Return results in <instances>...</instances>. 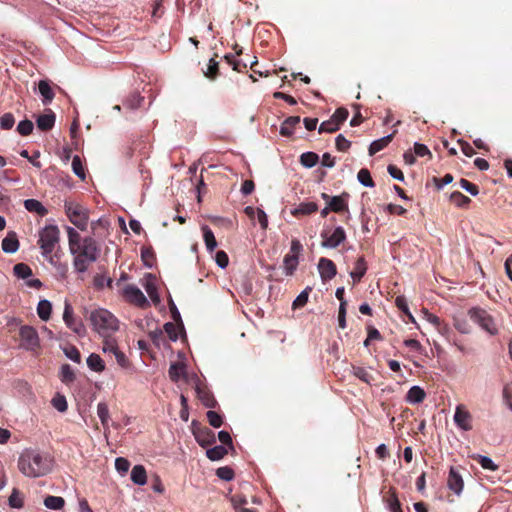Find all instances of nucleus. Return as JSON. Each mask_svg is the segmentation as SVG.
I'll list each match as a JSON object with an SVG mask.
<instances>
[{
    "label": "nucleus",
    "instance_id": "774afa93",
    "mask_svg": "<svg viewBox=\"0 0 512 512\" xmlns=\"http://www.w3.org/2000/svg\"><path fill=\"white\" fill-rule=\"evenodd\" d=\"M335 145L339 151H346L350 148L351 142L347 140L342 134H339L335 139Z\"/></svg>",
    "mask_w": 512,
    "mask_h": 512
},
{
    "label": "nucleus",
    "instance_id": "ea45409f",
    "mask_svg": "<svg viewBox=\"0 0 512 512\" xmlns=\"http://www.w3.org/2000/svg\"><path fill=\"white\" fill-rule=\"evenodd\" d=\"M52 406L59 412L64 413L68 409L67 400L64 395L57 393L51 400Z\"/></svg>",
    "mask_w": 512,
    "mask_h": 512
},
{
    "label": "nucleus",
    "instance_id": "c9c22d12",
    "mask_svg": "<svg viewBox=\"0 0 512 512\" xmlns=\"http://www.w3.org/2000/svg\"><path fill=\"white\" fill-rule=\"evenodd\" d=\"M318 161L319 156L314 152H305L300 156V163L306 168L314 167Z\"/></svg>",
    "mask_w": 512,
    "mask_h": 512
},
{
    "label": "nucleus",
    "instance_id": "aec40b11",
    "mask_svg": "<svg viewBox=\"0 0 512 512\" xmlns=\"http://www.w3.org/2000/svg\"><path fill=\"white\" fill-rule=\"evenodd\" d=\"M348 194L344 193L339 196H332L328 205L331 211L339 213L348 209L347 205Z\"/></svg>",
    "mask_w": 512,
    "mask_h": 512
},
{
    "label": "nucleus",
    "instance_id": "423d86ee",
    "mask_svg": "<svg viewBox=\"0 0 512 512\" xmlns=\"http://www.w3.org/2000/svg\"><path fill=\"white\" fill-rule=\"evenodd\" d=\"M65 212L69 220L80 230L87 229L89 213L88 210L79 203L65 202Z\"/></svg>",
    "mask_w": 512,
    "mask_h": 512
},
{
    "label": "nucleus",
    "instance_id": "393cba45",
    "mask_svg": "<svg viewBox=\"0 0 512 512\" xmlns=\"http://www.w3.org/2000/svg\"><path fill=\"white\" fill-rule=\"evenodd\" d=\"M39 93L42 96V102L47 105L52 102L54 98V92L46 80H40L38 84Z\"/></svg>",
    "mask_w": 512,
    "mask_h": 512
},
{
    "label": "nucleus",
    "instance_id": "7c9ffc66",
    "mask_svg": "<svg viewBox=\"0 0 512 512\" xmlns=\"http://www.w3.org/2000/svg\"><path fill=\"white\" fill-rule=\"evenodd\" d=\"M44 505L50 510H61L65 505V500L60 496L49 495L44 499Z\"/></svg>",
    "mask_w": 512,
    "mask_h": 512
},
{
    "label": "nucleus",
    "instance_id": "dca6fc26",
    "mask_svg": "<svg viewBox=\"0 0 512 512\" xmlns=\"http://www.w3.org/2000/svg\"><path fill=\"white\" fill-rule=\"evenodd\" d=\"M1 247L3 252L13 254L19 249V241L15 232H9L2 240Z\"/></svg>",
    "mask_w": 512,
    "mask_h": 512
},
{
    "label": "nucleus",
    "instance_id": "b1692460",
    "mask_svg": "<svg viewBox=\"0 0 512 512\" xmlns=\"http://www.w3.org/2000/svg\"><path fill=\"white\" fill-rule=\"evenodd\" d=\"M24 207L27 211L36 213L39 216H45L48 213L46 207L36 199H26L24 201Z\"/></svg>",
    "mask_w": 512,
    "mask_h": 512
},
{
    "label": "nucleus",
    "instance_id": "e433bc0d",
    "mask_svg": "<svg viewBox=\"0 0 512 512\" xmlns=\"http://www.w3.org/2000/svg\"><path fill=\"white\" fill-rule=\"evenodd\" d=\"M286 275H292L298 266V257L287 254L283 260Z\"/></svg>",
    "mask_w": 512,
    "mask_h": 512
},
{
    "label": "nucleus",
    "instance_id": "20e7f679",
    "mask_svg": "<svg viewBox=\"0 0 512 512\" xmlns=\"http://www.w3.org/2000/svg\"><path fill=\"white\" fill-rule=\"evenodd\" d=\"M60 240V231L56 225H46L39 232L38 244L42 250V255L54 264L52 253Z\"/></svg>",
    "mask_w": 512,
    "mask_h": 512
},
{
    "label": "nucleus",
    "instance_id": "2eb2a0df",
    "mask_svg": "<svg viewBox=\"0 0 512 512\" xmlns=\"http://www.w3.org/2000/svg\"><path fill=\"white\" fill-rule=\"evenodd\" d=\"M143 280H144L143 286H144L148 296L150 297L151 301L155 304H158L160 302V297H159V294L157 291L155 277L152 274L148 273V274H145Z\"/></svg>",
    "mask_w": 512,
    "mask_h": 512
},
{
    "label": "nucleus",
    "instance_id": "3c124183",
    "mask_svg": "<svg viewBox=\"0 0 512 512\" xmlns=\"http://www.w3.org/2000/svg\"><path fill=\"white\" fill-rule=\"evenodd\" d=\"M118 350L117 343L114 339H111L110 336L104 338L102 347L104 353H112L114 355Z\"/></svg>",
    "mask_w": 512,
    "mask_h": 512
},
{
    "label": "nucleus",
    "instance_id": "cd10ccee",
    "mask_svg": "<svg viewBox=\"0 0 512 512\" xmlns=\"http://www.w3.org/2000/svg\"><path fill=\"white\" fill-rule=\"evenodd\" d=\"M59 378L65 385H70L75 381V373L69 364H63L60 368Z\"/></svg>",
    "mask_w": 512,
    "mask_h": 512
},
{
    "label": "nucleus",
    "instance_id": "4c0bfd02",
    "mask_svg": "<svg viewBox=\"0 0 512 512\" xmlns=\"http://www.w3.org/2000/svg\"><path fill=\"white\" fill-rule=\"evenodd\" d=\"M144 101V98L140 96L139 94L135 93L129 96L125 102L124 107L128 108L130 110H136L139 107H141L142 103Z\"/></svg>",
    "mask_w": 512,
    "mask_h": 512
},
{
    "label": "nucleus",
    "instance_id": "052dcab7",
    "mask_svg": "<svg viewBox=\"0 0 512 512\" xmlns=\"http://www.w3.org/2000/svg\"><path fill=\"white\" fill-rule=\"evenodd\" d=\"M348 115L349 113L347 109L338 108L331 116V119L334 120V122L338 124V126L340 127L341 123H343L347 119Z\"/></svg>",
    "mask_w": 512,
    "mask_h": 512
},
{
    "label": "nucleus",
    "instance_id": "9d476101",
    "mask_svg": "<svg viewBox=\"0 0 512 512\" xmlns=\"http://www.w3.org/2000/svg\"><path fill=\"white\" fill-rule=\"evenodd\" d=\"M122 296L126 301L139 307L149 306V302L143 292L135 285H126L121 290Z\"/></svg>",
    "mask_w": 512,
    "mask_h": 512
},
{
    "label": "nucleus",
    "instance_id": "6ab92c4d",
    "mask_svg": "<svg viewBox=\"0 0 512 512\" xmlns=\"http://www.w3.org/2000/svg\"><path fill=\"white\" fill-rule=\"evenodd\" d=\"M367 271V263L363 256L359 257L355 262L354 269L349 273L354 283L359 282Z\"/></svg>",
    "mask_w": 512,
    "mask_h": 512
},
{
    "label": "nucleus",
    "instance_id": "f257e3e1",
    "mask_svg": "<svg viewBox=\"0 0 512 512\" xmlns=\"http://www.w3.org/2000/svg\"><path fill=\"white\" fill-rule=\"evenodd\" d=\"M17 466L25 477L38 478L52 471L53 460L47 453L25 449L19 455Z\"/></svg>",
    "mask_w": 512,
    "mask_h": 512
},
{
    "label": "nucleus",
    "instance_id": "49530a36",
    "mask_svg": "<svg viewBox=\"0 0 512 512\" xmlns=\"http://www.w3.org/2000/svg\"><path fill=\"white\" fill-rule=\"evenodd\" d=\"M309 291H311V288L307 287L296 297V299L293 301V308L296 309L303 307L307 303Z\"/></svg>",
    "mask_w": 512,
    "mask_h": 512
},
{
    "label": "nucleus",
    "instance_id": "8fccbe9b",
    "mask_svg": "<svg viewBox=\"0 0 512 512\" xmlns=\"http://www.w3.org/2000/svg\"><path fill=\"white\" fill-rule=\"evenodd\" d=\"M218 74V62L211 58L208 62L204 75L209 79H215Z\"/></svg>",
    "mask_w": 512,
    "mask_h": 512
},
{
    "label": "nucleus",
    "instance_id": "72a5a7b5",
    "mask_svg": "<svg viewBox=\"0 0 512 512\" xmlns=\"http://www.w3.org/2000/svg\"><path fill=\"white\" fill-rule=\"evenodd\" d=\"M226 453H227V449L222 445H218V446H214L210 449H207L206 456L211 461H218V460L222 459L226 455Z\"/></svg>",
    "mask_w": 512,
    "mask_h": 512
},
{
    "label": "nucleus",
    "instance_id": "a19ab883",
    "mask_svg": "<svg viewBox=\"0 0 512 512\" xmlns=\"http://www.w3.org/2000/svg\"><path fill=\"white\" fill-rule=\"evenodd\" d=\"M450 200L457 206V207H466L470 202V198L465 196L459 191H454L450 194Z\"/></svg>",
    "mask_w": 512,
    "mask_h": 512
},
{
    "label": "nucleus",
    "instance_id": "09e8293b",
    "mask_svg": "<svg viewBox=\"0 0 512 512\" xmlns=\"http://www.w3.org/2000/svg\"><path fill=\"white\" fill-rule=\"evenodd\" d=\"M33 123L30 120H22L17 125V131L23 136L29 135L33 131Z\"/></svg>",
    "mask_w": 512,
    "mask_h": 512
},
{
    "label": "nucleus",
    "instance_id": "c756f323",
    "mask_svg": "<svg viewBox=\"0 0 512 512\" xmlns=\"http://www.w3.org/2000/svg\"><path fill=\"white\" fill-rule=\"evenodd\" d=\"M86 362L88 367L95 372H102L105 369L104 361L98 354H90Z\"/></svg>",
    "mask_w": 512,
    "mask_h": 512
},
{
    "label": "nucleus",
    "instance_id": "79ce46f5",
    "mask_svg": "<svg viewBox=\"0 0 512 512\" xmlns=\"http://www.w3.org/2000/svg\"><path fill=\"white\" fill-rule=\"evenodd\" d=\"M357 179L359 183L365 187L372 188L375 185L369 170L366 168H363L358 172Z\"/></svg>",
    "mask_w": 512,
    "mask_h": 512
},
{
    "label": "nucleus",
    "instance_id": "13d9d810",
    "mask_svg": "<svg viewBox=\"0 0 512 512\" xmlns=\"http://www.w3.org/2000/svg\"><path fill=\"white\" fill-rule=\"evenodd\" d=\"M15 123V118L12 113H5L0 117V127L2 129L8 130L13 127Z\"/></svg>",
    "mask_w": 512,
    "mask_h": 512
},
{
    "label": "nucleus",
    "instance_id": "0eeeda50",
    "mask_svg": "<svg viewBox=\"0 0 512 512\" xmlns=\"http://www.w3.org/2000/svg\"><path fill=\"white\" fill-rule=\"evenodd\" d=\"M63 321L66 326L71 329L80 337H84L86 334V328L81 320H77L74 317V312L71 304L68 301L64 303Z\"/></svg>",
    "mask_w": 512,
    "mask_h": 512
},
{
    "label": "nucleus",
    "instance_id": "7ed1b4c3",
    "mask_svg": "<svg viewBox=\"0 0 512 512\" xmlns=\"http://www.w3.org/2000/svg\"><path fill=\"white\" fill-rule=\"evenodd\" d=\"M93 329L103 338L109 337L119 329V321L107 309L98 308L89 315Z\"/></svg>",
    "mask_w": 512,
    "mask_h": 512
},
{
    "label": "nucleus",
    "instance_id": "2f4dec72",
    "mask_svg": "<svg viewBox=\"0 0 512 512\" xmlns=\"http://www.w3.org/2000/svg\"><path fill=\"white\" fill-rule=\"evenodd\" d=\"M202 230L206 248L209 252H213L217 247V241L215 239L214 233L208 226H203Z\"/></svg>",
    "mask_w": 512,
    "mask_h": 512
},
{
    "label": "nucleus",
    "instance_id": "f8f14e48",
    "mask_svg": "<svg viewBox=\"0 0 512 512\" xmlns=\"http://www.w3.org/2000/svg\"><path fill=\"white\" fill-rule=\"evenodd\" d=\"M454 422L456 426L463 431H469L472 429V415L461 405L456 407Z\"/></svg>",
    "mask_w": 512,
    "mask_h": 512
},
{
    "label": "nucleus",
    "instance_id": "f3484780",
    "mask_svg": "<svg viewBox=\"0 0 512 512\" xmlns=\"http://www.w3.org/2000/svg\"><path fill=\"white\" fill-rule=\"evenodd\" d=\"M55 114L51 110H48L47 113L38 116L36 119V124L38 129L42 131L51 130L55 124Z\"/></svg>",
    "mask_w": 512,
    "mask_h": 512
},
{
    "label": "nucleus",
    "instance_id": "1a4fd4ad",
    "mask_svg": "<svg viewBox=\"0 0 512 512\" xmlns=\"http://www.w3.org/2000/svg\"><path fill=\"white\" fill-rule=\"evenodd\" d=\"M321 246L323 248L334 249L337 248L346 240V233L343 227H336L329 235L325 230L321 232Z\"/></svg>",
    "mask_w": 512,
    "mask_h": 512
},
{
    "label": "nucleus",
    "instance_id": "69168bd1",
    "mask_svg": "<svg viewBox=\"0 0 512 512\" xmlns=\"http://www.w3.org/2000/svg\"><path fill=\"white\" fill-rule=\"evenodd\" d=\"M129 467H130V462L126 458L118 457L115 459V469L120 474H122V475L125 474L129 470Z\"/></svg>",
    "mask_w": 512,
    "mask_h": 512
},
{
    "label": "nucleus",
    "instance_id": "de8ad7c7",
    "mask_svg": "<svg viewBox=\"0 0 512 512\" xmlns=\"http://www.w3.org/2000/svg\"><path fill=\"white\" fill-rule=\"evenodd\" d=\"M386 506L390 512H403L400 502L394 493L386 499Z\"/></svg>",
    "mask_w": 512,
    "mask_h": 512
},
{
    "label": "nucleus",
    "instance_id": "c03bdc74",
    "mask_svg": "<svg viewBox=\"0 0 512 512\" xmlns=\"http://www.w3.org/2000/svg\"><path fill=\"white\" fill-rule=\"evenodd\" d=\"M503 404L512 412V387L510 383H506L502 389Z\"/></svg>",
    "mask_w": 512,
    "mask_h": 512
},
{
    "label": "nucleus",
    "instance_id": "e2e57ef3",
    "mask_svg": "<svg viewBox=\"0 0 512 512\" xmlns=\"http://www.w3.org/2000/svg\"><path fill=\"white\" fill-rule=\"evenodd\" d=\"M207 419L209 424L214 428H219L223 423L222 417L215 411H208Z\"/></svg>",
    "mask_w": 512,
    "mask_h": 512
},
{
    "label": "nucleus",
    "instance_id": "4be33fe9",
    "mask_svg": "<svg viewBox=\"0 0 512 512\" xmlns=\"http://www.w3.org/2000/svg\"><path fill=\"white\" fill-rule=\"evenodd\" d=\"M395 133L396 130H394V132L389 135H386L380 139L373 141L369 146V155L372 156L377 152L381 151L382 149H384L392 141Z\"/></svg>",
    "mask_w": 512,
    "mask_h": 512
},
{
    "label": "nucleus",
    "instance_id": "f03ea898",
    "mask_svg": "<svg viewBox=\"0 0 512 512\" xmlns=\"http://www.w3.org/2000/svg\"><path fill=\"white\" fill-rule=\"evenodd\" d=\"M73 256V267L78 274L85 273L89 266L96 262L100 255V248L92 237H85L82 246L70 251Z\"/></svg>",
    "mask_w": 512,
    "mask_h": 512
},
{
    "label": "nucleus",
    "instance_id": "5fc2aeb1",
    "mask_svg": "<svg viewBox=\"0 0 512 512\" xmlns=\"http://www.w3.org/2000/svg\"><path fill=\"white\" fill-rule=\"evenodd\" d=\"M459 185L462 189H464L465 191H467L469 194H471L472 196H477L479 194V188L478 186H476L475 184L469 182L468 180L462 178L460 181H459Z\"/></svg>",
    "mask_w": 512,
    "mask_h": 512
},
{
    "label": "nucleus",
    "instance_id": "f704fd0d",
    "mask_svg": "<svg viewBox=\"0 0 512 512\" xmlns=\"http://www.w3.org/2000/svg\"><path fill=\"white\" fill-rule=\"evenodd\" d=\"M97 415L104 427V429H108V421H109V409L106 403L99 402L97 404Z\"/></svg>",
    "mask_w": 512,
    "mask_h": 512
},
{
    "label": "nucleus",
    "instance_id": "473e14b6",
    "mask_svg": "<svg viewBox=\"0 0 512 512\" xmlns=\"http://www.w3.org/2000/svg\"><path fill=\"white\" fill-rule=\"evenodd\" d=\"M185 373V365L179 362L172 363L169 367L168 374L172 381L177 382Z\"/></svg>",
    "mask_w": 512,
    "mask_h": 512
},
{
    "label": "nucleus",
    "instance_id": "37998d69",
    "mask_svg": "<svg viewBox=\"0 0 512 512\" xmlns=\"http://www.w3.org/2000/svg\"><path fill=\"white\" fill-rule=\"evenodd\" d=\"M93 284L96 289L101 290L105 286L111 288L113 280L110 277H106L105 275L97 274L94 276Z\"/></svg>",
    "mask_w": 512,
    "mask_h": 512
},
{
    "label": "nucleus",
    "instance_id": "0e129e2a",
    "mask_svg": "<svg viewBox=\"0 0 512 512\" xmlns=\"http://www.w3.org/2000/svg\"><path fill=\"white\" fill-rule=\"evenodd\" d=\"M339 128L340 127L338 126V124H336L334 122V120H332L330 118L329 120L321 123V125L319 127V132L320 133H322V132L332 133V132L337 131Z\"/></svg>",
    "mask_w": 512,
    "mask_h": 512
},
{
    "label": "nucleus",
    "instance_id": "4468645a",
    "mask_svg": "<svg viewBox=\"0 0 512 512\" xmlns=\"http://www.w3.org/2000/svg\"><path fill=\"white\" fill-rule=\"evenodd\" d=\"M448 488L453 491L456 495L462 493L464 482L459 470L456 467H451L447 479Z\"/></svg>",
    "mask_w": 512,
    "mask_h": 512
},
{
    "label": "nucleus",
    "instance_id": "a211bd4d",
    "mask_svg": "<svg viewBox=\"0 0 512 512\" xmlns=\"http://www.w3.org/2000/svg\"><path fill=\"white\" fill-rule=\"evenodd\" d=\"M194 436L197 443L202 447H207L215 441V434L212 430L205 428L199 431H194Z\"/></svg>",
    "mask_w": 512,
    "mask_h": 512
},
{
    "label": "nucleus",
    "instance_id": "a18cd8bd",
    "mask_svg": "<svg viewBox=\"0 0 512 512\" xmlns=\"http://www.w3.org/2000/svg\"><path fill=\"white\" fill-rule=\"evenodd\" d=\"M352 369L355 377L367 384H371L373 377L365 368L353 366Z\"/></svg>",
    "mask_w": 512,
    "mask_h": 512
},
{
    "label": "nucleus",
    "instance_id": "680f3d73",
    "mask_svg": "<svg viewBox=\"0 0 512 512\" xmlns=\"http://www.w3.org/2000/svg\"><path fill=\"white\" fill-rule=\"evenodd\" d=\"M178 329L179 328L172 322H167L164 325V331L173 342L178 340Z\"/></svg>",
    "mask_w": 512,
    "mask_h": 512
},
{
    "label": "nucleus",
    "instance_id": "4d7b16f0",
    "mask_svg": "<svg viewBox=\"0 0 512 512\" xmlns=\"http://www.w3.org/2000/svg\"><path fill=\"white\" fill-rule=\"evenodd\" d=\"M72 169L75 175H77L79 178L84 179L85 178V172L84 168L82 166V162L79 156H74L72 159Z\"/></svg>",
    "mask_w": 512,
    "mask_h": 512
},
{
    "label": "nucleus",
    "instance_id": "864d4df0",
    "mask_svg": "<svg viewBox=\"0 0 512 512\" xmlns=\"http://www.w3.org/2000/svg\"><path fill=\"white\" fill-rule=\"evenodd\" d=\"M216 475L224 481H231L234 478V471L228 467H220L216 470Z\"/></svg>",
    "mask_w": 512,
    "mask_h": 512
},
{
    "label": "nucleus",
    "instance_id": "39448f33",
    "mask_svg": "<svg viewBox=\"0 0 512 512\" xmlns=\"http://www.w3.org/2000/svg\"><path fill=\"white\" fill-rule=\"evenodd\" d=\"M470 319L489 335L498 334V328L492 315L486 310L473 307L468 311Z\"/></svg>",
    "mask_w": 512,
    "mask_h": 512
},
{
    "label": "nucleus",
    "instance_id": "58836bf2",
    "mask_svg": "<svg viewBox=\"0 0 512 512\" xmlns=\"http://www.w3.org/2000/svg\"><path fill=\"white\" fill-rule=\"evenodd\" d=\"M9 506L12 508L20 509L23 507L24 501L20 491L16 488L12 490L11 495L8 499Z\"/></svg>",
    "mask_w": 512,
    "mask_h": 512
},
{
    "label": "nucleus",
    "instance_id": "6e6552de",
    "mask_svg": "<svg viewBox=\"0 0 512 512\" xmlns=\"http://www.w3.org/2000/svg\"><path fill=\"white\" fill-rule=\"evenodd\" d=\"M22 347L26 350L34 351L40 345V340L36 329L29 325H23L19 329Z\"/></svg>",
    "mask_w": 512,
    "mask_h": 512
},
{
    "label": "nucleus",
    "instance_id": "bf43d9fd",
    "mask_svg": "<svg viewBox=\"0 0 512 512\" xmlns=\"http://www.w3.org/2000/svg\"><path fill=\"white\" fill-rule=\"evenodd\" d=\"M84 238H81L80 234L76 231L68 238L69 251L82 246Z\"/></svg>",
    "mask_w": 512,
    "mask_h": 512
},
{
    "label": "nucleus",
    "instance_id": "bb28decb",
    "mask_svg": "<svg viewBox=\"0 0 512 512\" xmlns=\"http://www.w3.org/2000/svg\"><path fill=\"white\" fill-rule=\"evenodd\" d=\"M318 210V205L315 202H302L296 208L291 210V214L297 215H310Z\"/></svg>",
    "mask_w": 512,
    "mask_h": 512
},
{
    "label": "nucleus",
    "instance_id": "338daca9",
    "mask_svg": "<svg viewBox=\"0 0 512 512\" xmlns=\"http://www.w3.org/2000/svg\"><path fill=\"white\" fill-rule=\"evenodd\" d=\"M196 392L206 407H213L214 400L210 397L208 392L202 390L199 386L196 387Z\"/></svg>",
    "mask_w": 512,
    "mask_h": 512
},
{
    "label": "nucleus",
    "instance_id": "ddd939ff",
    "mask_svg": "<svg viewBox=\"0 0 512 512\" xmlns=\"http://www.w3.org/2000/svg\"><path fill=\"white\" fill-rule=\"evenodd\" d=\"M318 270L323 281L331 280L337 273L336 265L334 262L324 257L319 259Z\"/></svg>",
    "mask_w": 512,
    "mask_h": 512
},
{
    "label": "nucleus",
    "instance_id": "a878e982",
    "mask_svg": "<svg viewBox=\"0 0 512 512\" xmlns=\"http://www.w3.org/2000/svg\"><path fill=\"white\" fill-rule=\"evenodd\" d=\"M300 123L299 116H291L286 118L280 127V134L282 136H291L293 134L294 127Z\"/></svg>",
    "mask_w": 512,
    "mask_h": 512
},
{
    "label": "nucleus",
    "instance_id": "6e6d98bb",
    "mask_svg": "<svg viewBox=\"0 0 512 512\" xmlns=\"http://www.w3.org/2000/svg\"><path fill=\"white\" fill-rule=\"evenodd\" d=\"M64 354L67 358L72 360L75 363H80L81 361V355L79 350L75 346H70L67 348H64Z\"/></svg>",
    "mask_w": 512,
    "mask_h": 512
},
{
    "label": "nucleus",
    "instance_id": "9b49d317",
    "mask_svg": "<svg viewBox=\"0 0 512 512\" xmlns=\"http://www.w3.org/2000/svg\"><path fill=\"white\" fill-rule=\"evenodd\" d=\"M14 275L19 279H24L26 281V285L32 288L39 289L42 287V282L39 279L33 278L29 279L32 276V269L25 263H18L13 267Z\"/></svg>",
    "mask_w": 512,
    "mask_h": 512
},
{
    "label": "nucleus",
    "instance_id": "5701e85b",
    "mask_svg": "<svg viewBox=\"0 0 512 512\" xmlns=\"http://www.w3.org/2000/svg\"><path fill=\"white\" fill-rule=\"evenodd\" d=\"M131 481L139 486H143L147 482V473L142 465H135L131 470Z\"/></svg>",
    "mask_w": 512,
    "mask_h": 512
},
{
    "label": "nucleus",
    "instance_id": "603ef678",
    "mask_svg": "<svg viewBox=\"0 0 512 512\" xmlns=\"http://www.w3.org/2000/svg\"><path fill=\"white\" fill-rule=\"evenodd\" d=\"M477 460L483 469L491 471H495L497 469V465L488 456L478 455Z\"/></svg>",
    "mask_w": 512,
    "mask_h": 512
},
{
    "label": "nucleus",
    "instance_id": "c85d7f7f",
    "mask_svg": "<svg viewBox=\"0 0 512 512\" xmlns=\"http://www.w3.org/2000/svg\"><path fill=\"white\" fill-rule=\"evenodd\" d=\"M52 312V304L49 300L43 299L38 302L37 305V314L39 318L43 321H47Z\"/></svg>",
    "mask_w": 512,
    "mask_h": 512
},
{
    "label": "nucleus",
    "instance_id": "412c9836",
    "mask_svg": "<svg viewBox=\"0 0 512 512\" xmlns=\"http://www.w3.org/2000/svg\"><path fill=\"white\" fill-rule=\"evenodd\" d=\"M426 397L425 391L420 386H412L406 395V401L410 404H419Z\"/></svg>",
    "mask_w": 512,
    "mask_h": 512
}]
</instances>
